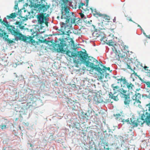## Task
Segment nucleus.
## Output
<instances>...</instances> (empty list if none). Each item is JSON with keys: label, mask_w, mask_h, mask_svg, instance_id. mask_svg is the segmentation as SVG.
<instances>
[{"label": "nucleus", "mask_w": 150, "mask_h": 150, "mask_svg": "<svg viewBox=\"0 0 150 150\" xmlns=\"http://www.w3.org/2000/svg\"><path fill=\"white\" fill-rule=\"evenodd\" d=\"M30 146H31V147H32V144H30Z\"/></svg>", "instance_id": "8fccbe9b"}, {"label": "nucleus", "mask_w": 150, "mask_h": 150, "mask_svg": "<svg viewBox=\"0 0 150 150\" xmlns=\"http://www.w3.org/2000/svg\"><path fill=\"white\" fill-rule=\"evenodd\" d=\"M3 21L1 19H0V23H1L2 24V22Z\"/></svg>", "instance_id": "49530a36"}, {"label": "nucleus", "mask_w": 150, "mask_h": 150, "mask_svg": "<svg viewBox=\"0 0 150 150\" xmlns=\"http://www.w3.org/2000/svg\"><path fill=\"white\" fill-rule=\"evenodd\" d=\"M146 84L148 87L150 88V82H147L146 83Z\"/></svg>", "instance_id": "58836bf2"}, {"label": "nucleus", "mask_w": 150, "mask_h": 150, "mask_svg": "<svg viewBox=\"0 0 150 150\" xmlns=\"http://www.w3.org/2000/svg\"><path fill=\"white\" fill-rule=\"evenodd\" d=\"M122 122L123 123H124L125 122H127L128 123H129L130 124V123H131V121H129V119H127V120H125V119H123L122 120Z\"/></svg>", "instance_id": "473e14b6"}, {"label": "nucleus", "mask_w": 150, "mask_h": 150, "mask_svg": "<svg viewBox=\"0 0 150 150\" xmlns=\"http://www.w3.org/2000/svg\"><path fill=\"white\" fill-rule=\"evenodd\" d=\"M83 20L84 21V22L86 23H89L88 18H87L86 17H85Z\"/></svg>", "instance_id": "2f4dec72"}, {"label": "nucleus", "mask_w": 150, "mask_h": 150, "mask_svg": "<svg viewBox=\"0 0 150 150\" xmlns=\"http://www.w3.org/2000/svg\"><path fill=\"white\" fill-rule=\"evenodd\" d=\"M8 35L5 33L4 30L0 28V37H3L4 40L9 43H11L13 42L12 40H10L8 38Z\"/></svg>", "instance_id": "9b49d317"}, {"label": "nucleus", "mask_w": 150, "mask_h": 150, "mask_svg": "<svg viewBox=\"0 0 150 150\" xmlns=\"http://www.w3.org/2000/svg\"><path fill=\"white\" fill-rule=\"evenodd\" d=\"M138 26H139V27H140V28H141V26H140V25H138Z\"/></svg>", "instance_id": "864d4df0"}, {"label": "nucleus", "mask_w": 150, "mask_h": 150, "mask_svg": "<svg viewBox=\"0 0 150 150\" xmlns=\"http://www.w3.org/2000/svg\"><path fill=\"white\" fill-rule=\"evenodd\" d=\"M99 65V64L95 65V66H94V67L91 68V69L89 70V73L95 75L96 74L95 71L98 72L101 75L100 76H98V77L99 79H101L103 77L104 75L102 74L103 70L99 67H98Z\"/></svg>", "instance_id": "6e6552de"}, {"label": "nucleus", "mask_w": 150, "mask_h": 150, "mask_svg": "<svg viewBox=\"0 0 150 150\" xmlns=\"http://www.w3.org/2000/svg\"><path fill=\"white\" fill-rule=\"evenodd\" d=\"M141 102L139 100H132L131 105H133L137 107L140 108L141 105H140Z\"/></svg>", "instance_id": "f3484780"}, {"label": "nucleus", "mask_w": 150, "mask_h": 150, "mask_svg": "<svg viewBox=\"0 0 150 150\" xmlns=\"http://www.w3.org/2000/svg\"><path fill=\"white\" fill-rule=\"evenodd\" d=\"M33 0L34 1H38V0Z\"/></svg>", "instance_id": "603ef678"}, {"label": "nucleus", "mask_w": 150, "mask_h": 150, "mask_svg": "<svg viewBox=\"0 0 150 150\" xmlns=\"http://www.w3.org/2000/svg\"><path fill=\"white\" fill-rule=\"evenodd\" d=\"M114 116L117 119L120 120V118H121V115L120 114H116V115H114Z\"/></svg>", "instance_id": "7c9ffc66"}, {"label": "nucleus", "mask_w": 150, "mask_h": 150, "mask_svg": "<svg viewBox=\"0 0 150 150\" xmlns=\"http://www.w3.org/2000/svg\"><path fill=\"white\" fill-rule=\"evenodd\" d=\"M146 73H147V75L150 77V70H147V71Z\"/></svg>", "instance_id": "4c0bfd02"}, {"label": "nucleus", "mask_w": 150, "mask_h": 150, "mask_svg": "<svg viewBox=\"0 0 150 150\" xmlns=\"http://www.w3.org/2000/svg\"><path fill=\"white\" fill-rule=\"evenodd\" d=\"M17 14L16 13H12L9 15L7 16L4 19L6 20L7 19H13L16 17Z\"/></svg>", "instance_id": "aec40b11"}, {"label": "nucleus", "mask_w": 150, "mask_h": 150, "mask_svg": "<svg viewBox=\"0 0 150 150\" xmlns=\"http://www.w3.org/2000/svg\"><path fill=\"white\" fill-rule=\"evenodd\" d=\"M15 24L16 25H19V26H21V24L20 23V22L18 21H16L15 23Z\"/></svg>", "instance_id": "a19ab883"}, {"label": "nucleus", "mask_w": 150, "mask_h": 150, "mask_svg": "<svg viewBox=\"0 0 150 150\" xmlns=\"http://www.w3.org/2000/svg\"><path fill=\"white\" fill-rule=\"evenodd\" d=\"M0 127H1V128L2 129H6L7 128L6 125H0Z\"/></svg>", "instance_id": "f704fd0d"}, {"label": "nucleus", "mask_w": 150, "mask_h": 150, "mask_svg": "<svg viewBox=\"0 0 150 150\" xmlns=\"http://www.w3.org/2000/svg\"><path fill=\"white\" fill-rule=\"evenodd\" d=\"M87 4L86 6L85 4L81 3L79 5V8L83 13L84 12L88 11H89V9L87 6Z\"/></svg>", "instance_id": "2eb2a0df"}, {"label": "nucleus", "mask_w": 150, "mask_h": 150, "mask_svg": "<svg viewBox=\"0 0 150 150\" xmlns=\"http://www.w3.org/2000/svg\"><path fill=\"white\" fill-rule=\"evenodd\" d=\"M60 42L59 43H56L55 44L54 48L58 52H64V47L66 45L64 43V42L63 40L60 39Z\"/></svg>", "instance_id": "9d476101"}, {"label": "nucleus", "mask_w": 150, "mask_h": 150, "mask_svg": "<svg viewBox=\"0 0 150 150\" xmlns=\"http://www.w3.org/2000/svg\"><path fill=\"white\" fill-rule=\"evenodd\" d=\"M90 9H91L92 10V9L91 8Z\"/></svg>", "instance_id": "5fc2aeb1"}, {"label": "nucleus", "mask_w": 150, "mask_h": 150, "mask_svg": "<svg viewBox=\"0 0 150 150\" xmlns=\"http://www.w3.org/2000/svg\"><path fill=\"white\" fill-rule=\"evenodd\" d=\"M101 34H103V33L100 31H98L97 33L96 34V37H100L101 40L106 43L107 45L110 46H113L115 45L114 42H113L112 40H110L109 38H107L106 37L103 36L102 37Z\"/></svg>", "instance_id": "0eeeda50"}, {"label": "nucleus", "mask_w": 150, "mask_h": 150, "mask_svg": "<svg viewBox=\"0 0 150 150\" xmlns=\"http://www.w3.org/2000/svg\"><path fill=\"white\" fill-rule=\"evenodd\" d=\"M125 63L127 66V68L128 69L132 70L130 66V64L132 63L131 61L129 59L125 58Z\"/></svg>", "instance_id": "6ab92c4d"}, {"label": "nucleus", "mask_w": 150, "mask_h": 150, "mask_svg": "<svg viewBox=\"0 0 150 150\" xmlns=\"http://www.w3.org/2000/svg\"><path fill=\"white\" fill-rule=\"evenodd\" d=\"M63 3L62 4V5L63 4L64 5V7L66 6H67V5H66L67 3L69 1V0H60Z\"/></svg>", "instance_id": "c85d7f7f"}, {"label": "nucleus", "mask_w": 150, "mask_h": 150, "mask_svg": "<svg viewBox=\"0 0 150 150\" xmlns=\"http://www.w3.org/2000/svg\"><path fill=\"white\" fill-rule=\"evenodd\" d=\"M124 103L125 105L129 106V104H131L132 100H131L129 94L123 95Z\"/></svg>", "instance_id": "4468645a"}, {"label": "nucleus", "mask_w": 150, "mask_h": 150, "mask_svg": "<svg viewBox=\"0 0 150 150\" xmlns=\"http://www.w3.org/2000/svg\"><path fill=\"white\" fill-rule=\"evenodd\" d=\"M14 36L15 37V40L17 41L19 40L29 43L35 42V40L33 39V37L30 36L28 37L23 35L20 33L19 29L18 30Z\"/></svg>", "instance_id": "7ed1b4c3"}, {"label": "nucleus", "mask_w": 150, "mask_h": 150, "mask_svg": "<svg viewBox=\"0 0 150 150\" xmlns=\"http://www.w3.org/2000/svg\"><path fill=\"white\" fill-rule=\"evenodd\" d=\"M24 0H21V1H23Z\"/></svg>", "instance_id": "4d7b16f0"}, {"label": "nucleus", "mask_w": 150, "mask_h": 150, "mask_svg": "<svg viewBox=\"0 0 150 150\" xmlns=\"http://www.w3.org/2000/svg\"><path fill=\"white\" fill-rule=\"evenodd\" d=\"M148 68V67H147V66H145L144 67V69L145 70H146L147 71V70H148V69H147Z\"/></svg>", "instance_id": "79ce46f5"}, {"label": "nucleus", "mask_w": 150, "mask_h": 150, "mask_svg": "<svg viewBox=\"0 0 150 150\" xmlns=\"http://www.w3.org/2000/svg\"><path fill=\"white\" fill-rule=\"evenodd\" d=\"M79 14L80 15L81 18L83 19L85 17V16L84 14H83V13H79Z\"/></svg>", "instance_id": "c9c22d12"}, {"label": "nucleus", "mask_w": 150, "mask_h": 150, "mask_svg": "<svg viewBox=\"0 0 150 150\" xmlns=\"http://www.w3.org/2000/svg\"><path fill=\"white\" fill-rule=\"evenodd\" d=\"M72 100L71 99H69L68 98L67 100V102L68 104L69 103H72L71 102Z\"/></svg>", "instance_id": "e433bc0d"}, {"label": "nucleus", "mask_w": 150, "mask_h": 150, "mask_svg": "<svg viewBox=\"0 0 150 150\" xmlns=\"http://www.w3.org/2000/svg\"><path fill=\"white\" fill-rule=\"evenodd\" d=\"M69 11V8L68 6L64 7V9L62 10L61 18L64 20L65 23L62 22L60 23L62 29L64 31L62 32V34H64V32H65L68 35L71 32L69 30L70 26L67 25V23H69L70 21L72 23H74L76 20L74 13L73 12H70Z\"/></svg>", "instance_id": "f257e3e1"}, {"label": "nucleus", "mask_w": 150, "mask_h": 150, "mask_svg": "<svg viewBox=\"0 0 150 150\" xmlns=\"http://www.w3.org/2000/svg\"><path fill=\"white\" fill-rule=\"evenodd\" d=\"M14 8L15 9L17 10L18 8V4L17 3H16V4H15Z\"/></svg>", "instance_id": "ea45409f"}, {"label": "nucleus", "mask_w": 150, "mask_h": 150, "mask_svg": "<svg viewBox=\"0 0 150 150\" xmlns=\"http://www.w3.org/2000/svg\"><path fill=\"white\" fill-rule=\"evenodd\" d=\"M17 120V118H16V120Z\"/></svg>", "instance_id": "6e6d98bb"}, {"label": "nucleus", "mask_w": 150, "mask_h": 150, "mask_svg": "<svg viewBox=\"0 0 150 150\" xmlns=\"http://www.w3.org/2000/svg\"><path fill=\"white\" fill-rule=\"evenodd\" d=\"M134 74H135V75L136 76H138L137 75V73H134Z\"/></svg>", "instance_id": "3c124183"}, {"label": "nucleus", "mask_w": 150, "mask_h": 150, "mask_svg": "<svg viewBox=\"0 0 150 150\" xmlns=\"http://www.w3.org/2000/svg\"><path fill=\"white\" fill-rule=\"evenodd\" d=\"M24 27V26H23L22 27H20V28L21 29H23Z\"/></svg>", "instance_id": "de8ad7c7"}, {"label": "nucleus", "mask_w": 150, "mask_h": 150, "mask_svg": "<svg viewBox=\"0 0 150 150\" xmlns=\"http://www.w3.org/2000/svg\"><path fill=\"white\" fill-rule=\"evenodd\" d=\"M121 94H122V97H123V95H126L125 94L127 93V90H124L123 88L120 89V91L119 92Z\"/></svg>", "instance_id": "bb28decb"}, {"label": "nucleus", "mask_w": 150, "mask_h": 150, "mask_svg": "<svg viewBox=\"0 0 150 150\" xmlns=\"http://www.w3.org/2000/svg\"><path fill=\"white\" fill-rule=\"evenodd\" d=\"M109 98H110V99H113L115 101H117L119 100L117 96H113V94L112 92H110L109 93ZM106 102H112L111 101V99H106Z\"/></svg>", "instance_id": "dca6fc26"}, {"label": "nucleus", "mask_w": 150, "mask_h": 150, "mask_svg": "<svg viewBox=\"0 0 150 150\" xmlns=\"http://www.w3.org/2000/svg\"><path fill=\"white\" fill-rule=\"evenodd\" d=\"M94 100L98 103H100L102 101L100 96L96 95L93 98Z\"/></svg>", "instance_id": "5701e85b"}, {"label": "nucleus", "mask_w": 150, "mask_h": 150, "mask_svg": "<svg viewBox=\"0 0 150 150\" xmlns=\"http://www.w3.org/2000/svg\"><path fill=\"white\" fill-rule=\"evenodd\" d=\"M93 12H94L93 14L94 15L98 16L99 17H102L103 19V21H105L107 22H109L110 19L109 16L100 13L99 12H98L96 11V10H95V11H94Z\"/></svg>", "instance_id": "ddd939ff"}, {"label": "nucleus", "mask_w": 150, "mask_h": 150, "mask_svg": "<svg viewBox=\"0 0 150 150\" xmlns=\"http://www.w3.org/2000/svg\"><path fill=\"white\" fill-rule=\"evenodd\" d=\"M66 54L70 57H71L73 56H74V53L73 52L69 50H67L66 52Z\"/></svg>", "instance_id": "cd10ccee"}, {"label": "nucleus", "mask_w": 150, "mask_h": 150, "mask_svg": "<svg viewBox=\"0 0 150 150\" xmlns=\"http://www.w3.org/2000/svg\"><path fill=\"white\" fill-rule=\"evenodd\" d=\"M2 24L4 25L7 28L8 32H10L12 35H14L18 29L14 27L11 25L10 26L8 22L4 20L2 22Z\"/></svg>", "instance_id": "423d86ee"}, {"label": "nucleus", "mask_w": 150, "mask_h": 150, "mask_svg": "<svg viewBox=\"0 0 150 150\" xmlns=\"http://www.w3.org/2000/svg\"><path fill=\"white\" fill-rule=\"evenodd\" d=\"M122 47H123V49L124 50H125L126 51H125V52H129V51L128 50V47L127 46H126V45H124V46H123Z\"/></svg>", "instance_id": "c756f323"}, {"label": "nucleus", "mask_w": 150, "mask_h": 150, "mask_svg": "<svg viewBox=\"0 0 150 150\" xmlns=\"http://www.w3.org/2000/svg\"><path fill=\"white\" fill-rule=\"evenodd\" d=\"M49 7V5H43L41 6V10L43 12H45L47 11Z\"/></svg>", "instance_id": "b1692460"}, {"label": "nucleus", "mask_w": 150, "mask_h": 150, "mask_svg": "<svg viewBox=\"0 0 150 150\" xmlns=\"http://www.w3.org/2000/svg\"><path fill=\"white\" fill-rule=\"evenodd\" d=\"M87 59L88 60H86L84 62L86 67L92 68V67H94V66H95V65H94V62H95L96 64L98 63V61L92 57L88 56Z\"/></svg>", "instance_id": "1a4fd4ad"}, {"label": "nucleus", "mask_w": 150, "mask_h": 150, "mask_svg": "<svg viewBox=\"0 0 150 150\" xmlns=\"http://www.w3.org/2000/svg\"><path fill=\"white\" fill-rule=\"evenodd\" d=\"M141 98V94L139 93H136L132 97V100H139Z\"/></svg>", "instance_id": "4be33fe9"}, {"label": "nucleus", "mask_w": 150, "mask_h": 150, "mask_svg": "<svg viewBox=\"0 0 150 150\" xmlns=\"http://www.w3.org/2000/svg\"><path fill=\"white\" fill-rule=\"evenodd\" d=\"M142 115L141 117L136 120L134 118H131L130 124L133 127H137L138 125H142L144 122H146L148 125H150V114L147 111L146 108V111Z\"/></svg>", "instance_id": "f03ea898"}, {"label": "nucleus", "mask_w": 150, "mask_h": 150, "mask_svg": "<svg viewBox=\"0 0 150 150\" xmlns=\"http://www.w3.org/2000/svg\"><path fill=\"white\" fill-rule=\"evenodd\" d=\"M104 149L105 150H109V148H105V147H104Z\"/></svg>", "instance_id": "a18cd8bd"}, {"label": "nucleus", "mask_w": 150, "mask_h": 150, "mask_svg": "<svg viewBox=\"0 0 150 150\" xmlns=\"http://www.w3.org/2000/svg\"><path fill=\"white\" fill-rule=\"evenodd\" d=\"M69 45H70V47L73 49H76V46L75 45L74 42L72 39H71L70 41L69 42Z\"/></svg>", "instance_id": "393cba45"}, {"label": "nucleus", "mask_w": 150, "mask_h": 150, "mask_svg": "<svg viewBox=\"0 0 150 150\" xmlns=\"http://www.w3.org/2000/svg\"><path fill=\"white\" fill-rule=\"evenodd\" d=\"M117 80L118 81H120V82L122 81L123 84H124V87L128 91L131 93H132L134 91L135 88L133 84L130 82H128L125 78H122V77L120 79H117Z\"/></svg>", "instance_id": "20e7f679"}, {"label": "nucleus", "mask_w": 150, "mask_h": 150, "mask_svg": "<svg viewBox=\"0 0 150 150\" xmlns=\"http://www.w3.org/2000/svg\"><path fill=\"white\" fill-rule=\"evenodd\" d=\"M20 110L18 111V112H21V113L20 115V117H22V116L21 114L22 115H25L27 112V109L25 107H23V108L20 106L19 107Z\"/></svg>", "instance_id": "a211bd4d"}, {"label": "nucleus", "mask_w": 150, "mask_h": 150, "mask_svg": "<svg viewBox=\"0 0 150 150\" xmlns=\"http://www.w3.org/2000/svg\"><path fill=\"white\" fill-rule=\"evenodd\" d=\"M77 104V103H74L71 105V106H70V108H71L72 109V110H76L78 108Z\"/></svg>", "instance_id": "a878e982"}, {"label": "nucleus", "mask_w": 150, "mask_h": 150, "mask_svg": "<svg viewBox=\"0 0 150 150\" xmlns=\"http://www.w3.org/2000/svg\"><path fill=\"white\" fill-rule=\"evenodd\" d=\"M46 15L45 13H40L37 15V18L38 23L41 25L45 23L47 26H48L47 20L48 18H47Z\"/></svg>", "instance_id": "39448f33"}, {"label": "nucleus", "mask_w": 150, "mask_h": 150, "mask_svg": "<svg viewBox=\"0 0 150 150\" xmlns=\"http://www.w3.org/2000/svg\"><path fill=\"white\" fill-rule=\"evenodd\" d=\"M103 69H102V70H103V72H102V73H103V72L105 70H108L109 71L110 69V68L109 67H106L105 66H103Z\"/></svg>", "instance_id": "72a5a7b5"}, {"label": "nucleus", "mask_w": 150, "mask_h": 150, "mask_svg": "<svg viewBox=\"0 0 150 150\" xmlns=\"http://www.w3.org/2000/svg\"><path fill=\"white\" fill-rule=\"evenodd\" d=\"M148 38L150 39V35L148 36Z\"/></svg>", "instance_id": "09e8293b"}, {"label": "nucleus", "mask_w": 150, "mask_h": 150, "mask_svg": "<svg viewBox=\"0 0 150 150\" xmlns=\"http://www.w3.org/2000/svg\"><path fill=\"white\" fill-rule=\"evenodd\" d=\"M116 18L115 17L114 19H113V21L114 22H116Z\"/></svg>", "instance_id": "c03bdc74"}, {"label": "nucleus", "mask_w": 150, "mask_h": 150, "mask_svg": "<svg viewBox=\"0 0 150 150\" xmlns=\"http://www.w3.org/2000/svg\"><path fill=\"white\" fill-rule=\"evenodd\" d=\"M114 84H112L111 85V87L113 88V90L114 91V93H116L119 92L120 89L119 87L118 86H114Z\"/></svg>", "instance_id": "412c9836"}, {"label": "nucleus", "mask_w": 150, "mask_h": 150, "mask_svg": "<svg viewBox=\"0 0 150 150\" xmlns=\"http://www.w3.org/2000/svg\"><path fill=\"white\" fill-rule=\"evenodd\" d=\"M127 20H129V21H131L132 22H133V23H134V21H133L132 20L131 18H129H129H127Z\"/></svg>", "instance_id": "37998d69"}, {"label": "nucleus", "mask_w": 150, "mask_h": 150, "mask_svg": "<svg viewBox=\"0 0 150 150\" xmlns=\"http://www.w3.org/2000/svg\"><path fill=\"white\" fill-rule=\"evenodd\" d=\"M78 57L82 61L84 62L87 59L88 55L86 51L83 52L81 51L78 52Z\"/></svg>", "instance_id": "f8f14e48"}]
</instances>
